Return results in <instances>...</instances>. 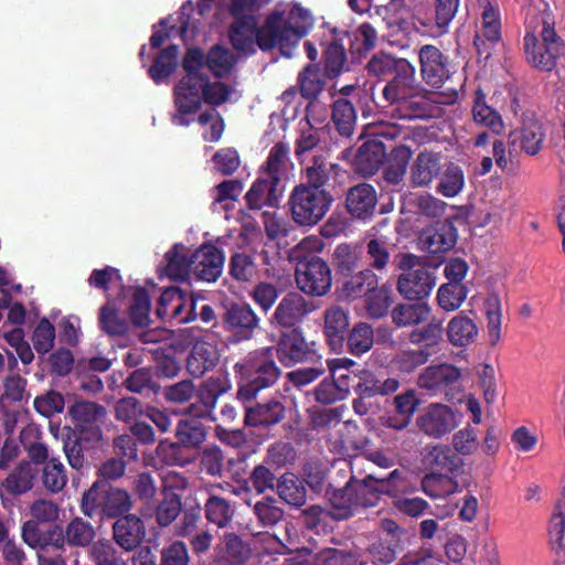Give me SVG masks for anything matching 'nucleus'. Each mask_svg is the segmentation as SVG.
Listing matches in <instances>:
<instances>
[{
    "label": "nucleus",
    "mask_w": 565,
    "mask_h": 565,
    "mask_svg": "<svg viewBox=\"0 0 565 565\" xmlns=\"http://www.w3.org/2000/svg\"><path fill=\"white\" fill-rule=\"evenodd\" d=\"M312 26L310 12L297 4L278 3L262 28L256 29L253 17L236 18L230 38L233 46L243 53L278 47L282 55L291 56L292 50Z\"/></svg>",
    "instance_id": "1"
},
{
    "label": "nucleus",
    "mask_w": 565,
    "mask_h": 565,
    "mask_svg": "<svg viewBox=\"0 0 565 565\" xmlns=\"http://www.w3.org/2000/svg\"><path fill=\"white\" fill-rule=\"evenodd\" d=\"M183 68L186 74L174 88V104L179 114L173 116L172 121L179 126L188 125L183 116L199 109L202 100L218 106L227 102L232 94L231 88L224 83L210 82L201 50H188Z\"/></svg>",
    "instance_id": "2"
},
{
    "label": "nucleus",
    "mask_w": 565,
    "mask_h": 565,
    "mask_svg": "<svg viewBox=\"0 0 565 565\" xmlns=\"http://www.w3.org/2000/svg\"><path fill=\"white\" fill-rule=\"evenodd\" d=\"M235 369L241 375L237 397L243 402L255 398L262 388L274 384L279 376L271 348L250 352L242 363L235 365Z\"/></svg>",
    "instance_id": "3"
},
{
    "label": "nucleus",
    "mask_w": 565,
    "mask_h": 565,
    "mask_svg": "<svg viewBox=\"0 0 565 565\" xmlns=\"http://www.w3.org/2000/svg\"><path fill=\"white\" fill-rule=\"evenodd\" d=\"M132 507L130 494L120 488L111 487L105 480H96L92 487L84 492L81 510L84 515L102 519H120L127 515Z\"/></svg>",
    "instance_id": "4"
},
{
    "label": "nucleus",
    "mask_w": 565,
    "mask_h": 565,
    "mask_svg": "<svg viewBox=\"0 0 565 565\" xmlns=\"http://www.w3.org/2000/svg\"><path fill=\"white\" fill-rule=\"evenodd\" d=\"M537 38L527 32L524 38V49L527 62L542 71H552L565 66V44L556 34L553 23L542 19V30Z\"/></svg>",
    "instance_id": "5"
},
{
    "label": "nucleus",
    "mask_w": 565,
    "mask_h": 565,
    "mask_svg": "<svg viewBox=\"0 0 565 565\" xmlns=\"http://www.w3.org/2000/svg\"><path fill=\"white\" fill-rule=\"evenodd\" d=\"M381 499L376 478L369 475L363 480L351 478L347 484L330 497L335 519H348L360 509L375 507Z\"/></svg>",
    "instance_id": "6"
},
{
    "label": "nucleus",
    "mask_w": 565,
    "mask_h": 565,
    "mask_svg": "<svg viewBox=\"0 0 565 565\" xmlns=\"http://www.w3.org/2000/svg\"><path fill=\"white\" fill-rule=\"evenodd\" d=\"M332 201L327 190L299 184L289 196L291 217L300 226H315L326 216Z\"/></svg>",
    "instance_id": "7"
},
{
    "label": "nucleus",
    "mask_w": 565,
    "mask_h": 565,
    "mask_svg": "<svg viewBox=\"0 0 565 565\" xmlns=\"http://www.w3.org/2000/svg\"><path fill=\"white\" fill-rule=\"evenodd\" d=\"M100 424L74 425L64 427L62 435L63 450L68 465L76 470L87 462L85 452L97 448L103 440Z\"/></svg>",
    "instance_id": "8"
},
{
    "label": "nucleus",
    "mask_w": 565,
    "mask_h": 565,
    "mask_svg": "<svg viewBox=\"0 0 565 565\" xmlns=\"http://www.w3.org/2000/svg\"><path fill=\"white\" fill-rule=\"evenodd\" d=\"M461 423V415L444 403H431L416 417V427L425 436L441 439L455 430Z\"/></svg>",
    "instance_id": "9"
},
{
    "label": "nucleus",
    "mask_w": 565,
    "mask_h": 565,
    "mask_svg": "<svg viewBox=\"0 0 565 565\" xmlns=\"http://www.w3.org/2000/svg\"><path fill=\"white\" fill-rule=\"evenodd\" d=\"M295 281L302 294L322 297L331 288V270L322 258L311 256L310 259H303L296 264Z\"/></svg>",
    "instance_id": "10"
},
{
    "label": "nucleus",
    "mask_w": 565,
    "mask_h": 565,
    "mask_svg": "<svg viewBox=\"0 0 565 565\" xmlns=\"http://www.w3.org/2000/svg\"><path fill=\"white\" fill-rule=\"evenodd\" d=\"M401 65L398 72L384 86L382 95L388 105L412 109L415 105L413 99L422 95L423 88L416 79L414 65L409 62Z\"/></svg>",
    "instance_id": "11"
},
{
    "label": "nucleus",
    "mask_w": 565,
    "mask_h": 565,
    "mask_svg": "<svg viewBox=\"0 0 565 565\" xmlns=\"http://www.w3.org/2000/svg\"><path fill=\"white\" fill-rule=\"evenodd\" d=\"M318 309L316 301L298 291H289L279 300L269 321L273 326L294 328Z\"/></svg>",
    "instance_id": "12"
},
{
    "label": "nucleus",
    "mask_w": 565,
    "mask_h": 565,
    "mask_svg": "<svg viewBox=\"0 0 565 565\" xmlns=\"http://www.w3.org/2000/svg\"><path fill=\"white\" fill-rule=\"evenodd\" d=\"M22 540L38 554L66 553V542L63 527L58 524L42 526L36 522H24L22 525Z\"/></svg>",
    "instance_id": "13"
},
{
    "label": "nucleus",
    "mask_w": 565,
    "mask_h": 565,
    "mask_svg": "<svg viewBox=\"0 0 565 565\" xmlns=\"http://www.w3.org/2000/svg\"><path fill=\"white\" fill-rule=\"evenodd\" d=\"M194 307L195 302L192 297L178 287H170L161 294L156 312L163 320L186 323L196 318Z\"/></svg>",
    "instance_id": "14"
},
{
    "label": "nucleus",
    "mask_w": 565,
    "mask_h": 565,
    "mask_svg": "<svg viewBox=\"0 0 565 565\" xmlns=\"http://www.w3.org/2000/svg\"><path fill=\"white\" fill-rule=\"evenodd\" d=\"M445 167L439 151L424 149L409 163L408 180L413 188L428 189L440 177Z\"/></svg>",
    "instance_id": "15"
},
{
    "label": "nucleus",
    "mask_w": 565,
    "mask_h": 565,
    "mask_svg": "<svg viewBox=\"0 0 565 565\" xmlns=\"http://www.w3.org/2000/svg\"><path fill=\"white\" fill-rule=\"evenodd\" d=\"M224 255L216 246L206 244L191 254V276L196 280L214 282L223 271Z\"/></svg>",
    "instance_id": "16"
},
{
    "label": "nucleus",
    "mask_w": 565,
    "mask_h": 565,
    "mask_svg": "<svg viewBox=\"0 0 565 565\" xmlns=\"http://www.w3.org/2000/svg\"><path fill=\"white\" fill-rule=\"evenodd\" d=\"M436 285L433 269L418 267L413 271L403 273L397 280V290L406 299L420 300L426 298Z\"/></svg>",
    "instance_id": "17"
},
{
    "label": "nucleus",
    "mask_w": 565,
    "mask_h": 565,
    "mask_svg": "<svg viewBox=\"0 0 565 565\" xmlns=\"http://www.w3.org/2000/svg\"><path fill=\"white\" fill-rule=\"evenodd\" d=\"M418 56L423 79L433 87H441L450 75L443 53L434 45H424Z\"/></svg>",
    "instance_id": "18"
},
{
    "label": "nucleus",
    "mask_w": 565,
    "mask_h": 565,
    "mask_svg": "<svg viewBox=\"0 0 565 565\" xmlns=\"http://www.w3.org/2000/svg\"><path fill=\"white\" fill-rule=\"evenodd\" d=\"M224 323L238 340H248L258 328L259 318L249 305L235 303L227 309Z\"/></svg>",
    "instance_id": "19"
},
{
    "label": "nucleus",
    "mask_w": 565,
    "mask_h": 565,
    "mask_svg": "<svg viewBox=\"0 0 565 565\" xmlns=\"http://www.w3.org/2000/svg\"><path fill=\"white\" fill-rule=\"evenodd\" d=\"M456 228L449 222H437L425 227L418 238L422 249L431 253H444L456 244Z\"/></svg>",
    "instance_id": "20"
},
{
    "label": "nucleus",
    "mask_w": 565,
    "mask_h": 565,
    "mask_svg": "<svg viewBox=\"0 0 565 565\" xmlns=\"http://www.w3.org/2000/svg\"><path fill=\"white\" fill-rule=\"evenodd\" d=\"M461 376V372L452 364L430 365L419 374L417 384L420 388L437 394L446 387L455 384Z\"/></svg>",
    "instance_id": "21"
},
{
    "label": "nucleus",
    "mask_w": 565,
    "mask_h": 565,
    "mask_svg": "<svg viewBox=\"0 0 565 565\" xmlns=\"http://www.w3.org/2000/svg\"><path fill=\"white\" fill-rule=\"evenodd\" d=\"M377 203L375 189L367 183L352 186L347 194L345 206L348 212L360 220H367L374 214Z\"/></svg>",
    "instance_id": "22"
},
{
    "label": "nucleus",
    "mask_w": 565,
    "mask_h": 565,
    "mask_svg": "<svg viewBox=\"0 0 565 565\" xmlns=\"http://www.w3.org/2000/svg\"><path fill=\"white\" fill-rule=\"evenodd\" d=\"M501 39V23L497 10L488 4L481 15V28L475 38V46L479 55L490 56V45Z\"/></svg>",
    "instance_id": "23"
},
{
    "label": "nucleus",
    "mask_w": 565,
    "mask_h": 565,
    "mask_svg": "<svg viewBox=\"0 0 565 565\" xmlns=\"http://www.w3.org/2000/svg\"><path fill=\"white\" fill-rule=\"evenodd\" d=\"M545 138L543 125L536 119H526L520 129L510 134L512 145H518L529 156H535L542 149Z\"/></svg>",
    "instance_id": "24"
},
{
    "label": "nucleus",
    "mask_w": 565,
    "mask_h": 565,
    "mask_svg": "<svg viewBox=\"0 0 565 565\" xmlns=\"http://www.w3.org/2000/svg\"><path fill=\"white\" fill-rule=\"evenodd\" d=\"M384 145L375 139L365 141L358 150L354 158V167L356 172L363 177H371L382 166L385 159Z\"/></svg>",
    "instance_id": "25"
},
{
    "label": "nucleus",
    "mask_w": 565,
    "mask_h": 565,
    "mask_svg": "<svg viewBox=\"0 0 565 565\" xmlns=\"http://www.w3.org/2000/svg\"><path fill=\"white\" fill-rule=\"evenodd\" d=\"M282 186L266 175L257 179L245 195L250 209H260L264 205L274 206L278 203Z\"/></svg>",
    "instance_id": "26"
},
{
    "label": "nucleus",
    "mask_w": 565,
    "mask_h": 565,
    "mask_svg": "<svg viewBox=\"0 0 565 565\" xmlns=\"http://www.w3.org/2000/svg\"><path fill=\"white\" fill-rule=\"evenodd\" d=\"M41 429L33 424L23 427L19 435V441L23 446L30 462L45 465L50 459V449L42 440Z\"/></svg>",
    "instance_id": "27"
},
{
    "label": "nucleus",
    "mask_w": 565,
    "mask_h": 565,
    "mask_svg": "<svg viewBox=\"0 0 565 565\" xmlns=\"http://www.w3.org/2000/svg\"><path fill=\"white\" fill-rule=\"evenodd\" d=\"M276 351L279 361L285 365L301 362L309 353L308 344L302 333L297 329L281 335Z\"/></svg>",
    "instance_id": "28"
},
{
    "label": "nucleus",
    "mask_w": 565,
    "mask_h": 565,
    "mask_svg": "<svg viewBox=\"0 0 565 565\" xmlns=\"http://www.w3.org/2000/svg\"><path fill=\"white\" fill-rule=\"evenodd\" d=\"M113 532L120 547L134 551L141 544V519L135 514H127L114 523Z\"/></svg>",
    "instance_id": "29"
},
{
    "label": "nucleus",
    "mask_w": 565,
    "mask_h": 565,
    "mask_svg": "<svg viewBox=\"0 0 565 565\" xmlns=\"http://www.w3.org/2000/svg\"><path fill=\"white\" fill-rule=\"evenodd\" d=\"M446 332L452 345L463 348L476 340L479 331L473 319L461 311L449 320Z\"/></svg>",
    "instance_id": "30"
},
{
    "label": "nucleus",
    "mask_w": 565,
    "mask_h": 565,
    "mask_svg": "<svg viewBox=\"0 0 565 565\" xmlns=\"http://www.w3.org/2000/svg\"><path fill=\"white\" fill-rule=\"evenodd\" d=\"M248 554V548L234 533H225L215 547V561L221 565H242Z\"/></svg>",
    "instance_id": "31"
},
{
    "label": "nucleus",
    "mask_w": 565,
    "mask_h": 565,
    "mask_svg": "<svg viewBox=\"0 0 565 565\" xmlns=\"http://www.w3.org/2000/svg\"><path fill=\"white\" fill-rule=\"evenodd\" d=\"M163 274L172 280L185 281L191 277V256L186 255V247L175 244L164 254Z\"/></svg>",
    "instance_id": "32"
},
{
    "label": "nucleus",
    "mask_w": 565,
    "mask_h": 565,
    "mask_svg": "<svg viewBox=\"0 0 565 565\" xmlns=\"http://www.w3.org/2000/svg\"><path fill=\"white\" fill-rule=\"evenodd\" d=\"M223 484H211L206 488L209 499L204 504L206 519L218 527H225L233 519L234 508L231 503L215 493L216 489H223Z\"/></svg>",
    "instance_id": "33"
},
{
    "label": "nucleus",
    "mask_w": 565,
    "mask_h": 565,
    "mask_svg": "<svg viewBox=\"0 0 565 565\" xmlns=\"http://www.w3.org/2000/svg\"><path fill=\"white\" fill-rule=\"evenodd\" d=\"M285 417V406L278 399H270L255 407H246L245 422L250 426H270Z\"/></svg>",
    "instance_id": "34"
},
{
    "label": "nucleus",
    "mask_w": 565,
    "mask_h": 565,
    "mask_svg": "<svg viewBox=\"0 0 565 565\" xmlns=\"http://www.w3.org/2000/svg\"><path fill=\"white\" fill-rule=\"evenodd\" d=\"M217 361L218 353L214 345L207 342H198L188 358L186 369L192 376L200 377L213 369Z\"/></svg>",
    "instance_id": "35"
},
{
    "label": "nucleus",
    "mask_w": 565,
    "mask_h": 565,
    "mask_svg": "<svg viewBox=\"0 0 565 565\" xmlns=\"http://www.w3.org/2000/svg\"><path fill=\"white\" fill-rule=\"evenodd\" d=\"M66 547H89L94 544L96 531L94 525L81 516L73 518L63 527Z\"/></svg>",
    "instance_id": "36"
},
{
    "label": "nucleus",
    "mask_w": 565,
    "mask_h": 565,
    "mask_svg": "<svg viewBox=\"0 0 565 565\" xmlns=\"http://www.w3.org/2000/svg\"><path fill=\"white\" fill-rule=\"evenodd\" d=\"M291 167L288 147L284 143H277L270 149L264 175L280 184L288 179Z\"/></svg>",
    "instance_id": "37"
},
{
    "label": "nucleus",
    "mask_w": 565,
    "mask_h": 565,
    "mask_svg": "<svg viewBox=\"0 0 565 565\" xmlns=\"http://www.w3.org/2000/svg\"><path fill=\"white\" fill-rule=\"evenodd\" d=\"M115 418L125 424L130 433L141 434V403L134 396L121 397L115 404Z\"/></svg>",
    "instance_id": "38"
},
{
    "label": "nucleus",
    "mask_w": 565,
    "mask_h": 565,
    "mask_svg": "<svg viewBox=\"0 0 565 565\" xmlns=\"http://www.w3.org/2000/svg\"><path fill=\"white\" fill-rule=\"evenodd\" d=\"M465 172L458 164L449 162L445 164L436 185V192L444 198L451 199L460 194L465 188Z\"/></svg>",
    "instance_id": "39"
},
{
    "label": "nucleus",
    "mask_w": 565,
    "mask_h": 565,
    "mask_svg": "<svg viewBox=\"0 0 565 565\" xmlns=\"http://www.w3.org/2000/svg\"><path fill=\"white\" fill-rule=\"evenodd\" d=\"M472 118L477 125L489 128L493 134L500 135L505 129L500 114L486 104L484 94L480 90L476 92Z\"/></svg>",
    "instance_id": "40"
},
{
    "label": "nucleus",
    "mask_w": 565,
    "mask_h": 565,
    "mask_svg": "<svg viewBox=\"0 0 565 565\" xmlns=\"http://www.w3.org/2000/svg\"><path fill=\"white\" fill-rule=\"evenodd\" d=\"M231 385L224 376H211L202 382L199 387L198 395L205 409L196 416H210L211 411L215 407L217 398L230 390Z\"/></svg>",
    "instance_id": "41"
},
{
    "label": "nucleus",
    "mask_w": 565,
    "mask_h": 565,
    "mask_svg": "<svg viewBox=\"0 0 565 565\" xmlns=\"http://www.w3.org/2000/svg\"><path fill=\"white\" fill-rule=\"evenodd\" d=\"M430 312L431 309L426 302L403 303L393 309L392 320L399 328L409 327L426 321Z\"/></svg>",
    "instance_id": "42"
},
{
    "label": "nucleus",
    "mask_w": 565,
    "mask_h": 565,
    "mask_svg": "<svg viewBox=\"0 0 565 565\" xmlns=\"http://www.w3.org/2000/svg\"><path fill=\"white\" fill-rule=\"evenodd\" d=\"M34 472L29 461H21L8 475L2 486L7 492L13 495H21L33 488Z\"/></svg>",
    "instance_id": "43"
},
{
    "label": "nucleus",
    "mask_w": 565,
    "mask_h": 565,
    "mask_svg": "<svg viewBox=\"0 0 565 565\" xmlns=\"http://www.w3.org/2000/svg\"><path fill=\"white\" fill-rule=\"evenodd\" d=\"M74 425L102 424L107 417V411L103 405L89 401L75 402L68 408Z\"/></svg>",
    "instance_id": "44"
},
{
    "label": "nucleus",
    "mask_w": 565,
    "mask_h": 565,
    "mask_svg": "<svg viewBox=\"0 0 565 565\" xmlns=\"http://www.w3.org/2000/svg\"><path fill=\"white\" fill-rule=\"evenodd\" d=\"M98 323L100 330L111 337H122L129 330L127 320L119 317V309L110 301L100 307Z\"/></svg>",
    "instance_id": "45"
},
{
    "label": "nucleus",
    "mask_w": 565,
    "mask_h": 565,
    "mask_svg": "<svg viewBox=\"0 0 565 565\" xmlns=\"http://www.w3.org/2000/svg\"><path fill=\"white\" fill-rule=\"evenodd\" d=\"M412 150L407 146H398L392 150L391 160L384 170V179L390 184H401L404 181Z\"/></svg>",
    "instance_id": "46"
},
{
    "label": "nucleus",
    "mask_w": 565,
    "mask_h": 565,
    "mask_svg": "<svg viewBox=\"0 0 565 565\" xmlns=\"http://www.w3.org/2000/svg\"><path fill=\"white\" fill-rule=\"evenodd\" d=\"M347 312L339 306H333L324 312V333L331 345H338L348 329Z\"/></svg>",
    "instance_id": "47"
},
{
    "label": "nucleus",
    "mask_w": 565,
    "mask_h": 565,
    "mask_svg": "<svg viewBox=\"0 0 565 565\" xmlns=\"http://www.w3.org/2000/svg\"><path fill=\"white\" fill-rule=\"evenodd\" d=\"M332 120L341 135L350 136L356 121L355 109L351 102L344 98L334 100L332 105Z\"/></svg>",
    "instance_id": "48"
},
{
    "label": "nucleus",
    "mask_w": 565,
    "mask_h": 565,
    "mask_svg": "<svg viewBox=\"0 0 565 565\" xmlns=\"http://www.w3.org/2000/svg\"><path fill=\"white\" fill-rule=\"evenodd\" d=\"M41 479L47 491L57 493L63 490L67 482V476L65 467L58 458L52 456L44 465Z\"/></svg>",
    "instance_id": "49"
},
{
    "label": "nucleus",
    "mask_w": 565,
    "mask_h": 565,
    "mask_svg": "<svg viewBox=\"0 0 565 565\" xmlns=\"http://www.w3.org/2000/svg\"><path fill=\"white\" fill-rule=\"evenodd\" d=\"M443 322L434 318L423 328L413 330L409 334V341L428 351L443 341Z\"/></svg>",
    "instance_id": "50"
},
{
    "label": "nucleus",
    "mask_w": 565,
    "mask_h": 565,
    "mask_svg": "<svg viewBox=\"0 0 565 565\" xmlns=\"http://www.w3.org/2000/svg\"><path fill=\"white\" fill-rule=\"evenodd\" d=\"M467 295V288L461 284H443L437 291V302L441 309L455 311L463 303Z\"/></svg>",
    "instance_id": "51"
},
{
    "label": "nucleus",
    "mask_w": 565,
    "mask_h": 565,
    "mask_svg": "<svg viewBox=\"0 0 565 565\" xmlns=\"http://www.w3.org/2000/svg\"><path fill=\"white\" fill-rule=\"evenodd\" d=\"M487 330L491 344H497L501 339V301L497 295H489L484 301Z\"/></svg>",
    "instance_id": "52"
},
{
    "label": "nucleus",
    "mask_w": 565,
    "mask_h": 565,
    "mask_svg": "<svg viewBox=\"0 0 565 565\" xmlns=\"http://www.w3.org/2000/svg\"><path fill=\"white\" fill-rule=\"evenodd\" d=\"M277 492L286 503L301 507L306 502V489L294 475H284L277 483Z\"/></svg>",
    "instance_id": "53"
},
{
    "label": "nucleus",
    "mask_w": 565,
    "mask_h": 565,
    "mask_svg": "<svg viewBox=\"0 0 565 565\" xmlns=\"http://www.w3.org/2000/svg\"><path fill=\"white\" fill-rule=\"evenodd\" d=\"M392 288L391 286L383 285L374 287L365 295V308L369 315L373 318L383 317L392 303Z\"/></svg>",
    "instance_id": "54"
},
{
    "label": "nucleus",
    "mask_w": 565,
    "mask_h": 565,
    "mask_svg": "<svg viewBox=\"0 0 565 565\" xmlns=\"http://www.w3.org/2000/svg\"><path fill=\"white\" fill-rule=\"evenodd\" d=\"M422 488L431 498H443L456 492L457 483L443 473H431L423 478Z\"/></svg>",
    "instance_id": "55"
},
{
    "label": "nucleus",
    "mask_w": 565,
    "mask_h": 565,
    "mask_svg": "<svg viewBox=\"0 0 565 565\" xmlns=\"http://www.w3.org/2000/svg\"><path fill=\"white\" fill-rule=\"evenodd\" d=\"M177 437L184 446H195L204 440L205 433L202 423L195 417L180 419Z\"/></svg>",
    "instance_id": "56"
},
{
    "label": "nucleus",
    "mask_w": 565,
    "mask_h": 565,
    "mask_svg": "<svg viewBox=\"0 0 565 565\" xmlns=\"http://www.w3.org/2000/svg\"><path fill=\"white\" fill-rule=\"evenodd\" d=\"M55 328L47 318H42L32 333V343L34 350L44 355L54 347Z\"/></svg>",
    "instance_id": "57"
},
{
    "label": "nucleus",
    "mask_w": 565,
    "mask_h": 565,
    "mask_svg": "<svg viewBox=\"0 0 565 565\" xmlns=\"http://www.w3.org/2000/svg\"><path fill=\"white\" fill-rule=\"evenodd\" d=\"M301 94L305 98L315 99L321 93L324 82L319 70L307 66L298 76Z\"/></svg>",
    "instance_id": "58"
},
{
    "label": "nucleus",
    "mask_w": 565,
    "mask_h": 565,
    "mask_svg": "<svg viewBox=\"0 0 565 565\" xmlns=\"http://www.w3.org/2000/svg\"><path fill=\"white\" fill-rule=\"evenodd\" d=\"M402 63H408L405 58H396L386 53H376L367 62L366 68L370 74L374 76H385L391 73H396L402 66Z\"/></svg>",
    "instance_id": "59"
},
{
    "label": "nucleus",
    "mask_w": 565,
    "mask_h": 565,
    "mask_svg": "<svg viewBox=\"0 0 565 565\" xmlns=\"http://www.w3.org/2000/svg\"><path fill=\"white\" fill-rule=\"evenodd\" d=\"M235 60L233 55L221 46H214L207 57H204L205 71H212L216 76L227 74L233 67Z\"/></svg>",
    "instance_id": "60"
},
{
    "label": "nucleus",
    "mask_w": 565,
    "mask_h": 565,
    "mask_svg": "<svg viewBox=\"0 0 565 565\" xmlns=\"http://www.w3.org/2000/svg\"><path fill=\"white\" fill-rule=\"evenodd\" d=\"M373 341L372 328L366 323L360 322L352 329L348 344L352 353L360 355L372 348Z\"/></svg>",
    "instance_id": "61"
},
{
    "label": "nucleus",
    "mask_w": 565,
    "mask_h": 565,
    "mask_svg": "<svg viewBox=\"0 0 565 565\" xmlns=\"http://www.w3.org/2000/svg\"><path fill=\"white\" fill-rule=\"evenodd\" d=\"M177 55L178 49L175 46H169L161 52L149 70V74L156 83H159L173 72L177 65Z\"/></svg>",
    "instance_id": "62"
},
{
    "label": "nucleus",
    "mask_w": 565,
    "mask_h": 565,
    "mask_svg": "<svg viewBox=\"0 0 565 565\" xmlns=\"http://www.w3.org/2000/svg\"><path fill=\"white\" fill-rule=\"evenodd\" d=\"M89 556L95 565H127L117 556L113 544L105 540H99L90 546Z\"/></svg>",
    "instance_id": "63"
},
{
    "label": "nucleus",
    "mask_w": 565,
    "mask_h": 565,
    "mask_svg": "<svg viewBox=\"0 0 565 565\" xmlns=\"http://www.w3.org/2000/svg\"><path fill=\"white\" fill-rule=\"evenodd\" d=\"M198 122L203 127V138L210 142H216L221 139L224 131V121L220 114L211 109L201 114Z\"/></svg>",
    "instance_id": "64"
}]
</instances>
